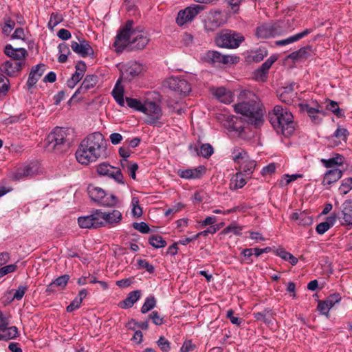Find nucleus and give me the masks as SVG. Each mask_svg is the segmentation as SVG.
<instances>
[{
	"label": "nucleus",
	"mask_w": 352,
	"mask_h": 352,
	"mask_svg": "<svg viewBox=\"0 0 352 352\" xmlns=\"http://www.w3.org/2000/svg\"><path fill=\"white\" fill-rule=\"evenodd\" d=\"M296 85L295 82L290 84L289 86L285 87L283 89V91L279 94V99L287 104H290L293 102V99L296 98V93L294 91V87Z\"/></svg>",
	"instance_id": "nucleus-28"
},
{
	"label": "nucleus",
	"mask_w": 352,
	"mask_h": 352,
	"mask_svg": "<svg viewBox=\"0 0 352 352\" xmlns=\"http://www.w3.org/2000/svg\"><path fill=\"white\" fill-rule=\"evenodd\" d=\"M312 47L307 45L301 47L297 51L290 53L287 56V59H291L294 61L299 60H305L311 56Z\"/></svg>",
	"instance_id": "nucleus-26"
},
{
	"label": "nucleus",
	"mask_w": 352,
	"mask_h": 352,
	"mask_svg": "<svg viewBox=\"0 0 352 352\" xmlns=\"http://www.w3.org/2000/svg\"><path fill=\"white\" fill-rule=\"evenodd\" d=\"M269 120L278 133L286 137L290 136L294 131L293 115L282 106L276 105L272 112L269 113Z\"/></svg>",
	"instance_id": "nucleus-3"
},
{
	"label": "nucleus",
	"mask_w": 352,
	"mask_h": 352,
	"mask_svg": "<svg viewBox=\"0 0 352 352\" xmlns=\"http://www.w3.org/2000/svg\"><path fill=\"white\" fill-rule=\"evenodd\" d=\"M352 189V177L344 179L339 188V192L342 195L347 194Z\"/></svg>",
	"instance_id": "nucleus-47"
},
{
	"label": "nucleus",
	"mask_w": 352,
	"mask_h": 352,
	"mask_svg": "<svg viewBox=\"0 0 352 352\" xmlns=\"http://www.w3.org/2000/svg\"><path fill=\"white\" fill-rule=\"evenodd\" d=\"M27 290L28 287L26 286L20 285L14 294L13 300H21Z\"/></svg>",
	"instance_id": "nucleus-61"
},
{
	"label": "nucleus",
	"mask_w": 352,
	"mask_h": 352,
	"mask_svg": "<svg viewBox=\"0 0 352 352\" xmlns=\"http://www.w3.org/2000/svg\"><path fill=\"white\" fill-rule=\"evenodd\" d=\"M223 23L221 13L219 11L211 12L206 21V28L208 30L214 31Z\"/></svg>",
	"instance_id": "nucleus-23"
},
{
	"label": "nucleus",
	"mask_w": 352,
	"mask_h": 352,
	"mask_svg": "<svg viewBox=\"0 0 352 352\" xmlns=\"http://www.w3.org/2000/svg\"><path fill=\"white\" fill-rule=\"evenodd\" d=\"M241 227H239L235 224H231L229 226L224 228L222 232L225 234L232 232L235 235H240L241 234Z\"/></svg>",
	"instance_id": "nucleus-55"
},
{
	"label": "nucleus",
	"mask_w": 352,
	"mask_h": 352,
	"mask_svg": "<svg viewBox=\"0 0 352 352\" xmlns=\"http://www.w3.org/2000/svg\"><path fill=\"white\" fill-rule=\"evenodd\" d=\"M149 319H151L155 325H161L164 323L163 318H162L159 315L158 312L155 311H153L149 315Z\"/></svg>",
	"instance_id": "nucleus-63"
},
{
	"label": "nucleus",
	"mask_w": 352,
	"mask_h": 352,
	"mask_svg": "<svg viewBox=\"0 0 352 352\" xmlns=\"http://www.w3.org/2000/svg\"><path fill=\"white\" fill-rule=\"evenodd\" d=\"M98 82V77L96 75H87L81 85L76 91L71 100L76 96L78 94H83L89 89L93 88Z\"/></svg>",
	"instance_id": "nucleus-25"
},
{
	"label": "nucleus",
	"mask_w": 352,
	"mask_h": 352,
	"mask_svg": "<svg viewBox=\"0 0 352 352\" xmlns=\"http://www.w3.org/2000/svg\"><path fill=\"white\" fill-rule=\"evenodd\" d=\"M124 89L122 86L120 85V80H118L111 91V94L120 107L124 106Z\"/></svg>",
	"instance_id": "nucleus-36"
},
{
	"label": "nucleus",
	"mask_w": 352,
	"mask_h": 352,
	"mask_svg": "<svg viewBox=\"0 0 352 352\" xmlns=\"http://www.w3.org/2000/svg\"><path fill=\"white\" fill-rule=\"evenodd\" d=\"M349 132L346 129L338 127L334 132V136L337 138L346 141Z\"/></svg>",
	"instance_id": "nucleus-58"
},
{
	"label": "nucleus",
	"mask_w": 352,
	"mask_h": 352,
	"mask_svg": "<svg viewBox=\"0 0 352 352\" xmlns=\"http://www.w3.org/2000/svg\"><path fill=\"white\" fill-rule=\"evenodd\" d=\"M23 65H25V61L9 60L1 65V69L9 76H15L21 71Z\"/></svg>",
	"instance_id": "nucleus-17"
},
{
	"label": "nucleus",
	"mask_w": 352,
	"mask_h": 352,
	"mask_svg": "<svg viewBox=\"0 0 352 352\" xmlns=\"http://www.w3.org/2000/svg\"><path fill=\"white\" fill-rule=\"evenodd\" d=\"M99 214L98 210H95L90 215L78 217V223L79 226L82 228L89 229L102 227Z\"/></svg>",
	"instance_id": "nucleus-14"
},
{
	"label": "nucleus",
	"mask_w": 352,
	"mask_h": 352,
	"mask_svg": "<svg viewBox=\"0 0 352 352\" xmlns=\"http://www.w3.org/2000/svg\"><path fill=\"white\" fill-rule=\"evenodd\" d=\"M69 140L65 129L56 127L44 140V147L49 152L62 153L69 147Z\"/></svg>",
	"instance_id": "nucleus-4"
},
{
	"label": "nucleus",
	"mask_w": 352,
	"mask_h": 352,
	"mask_svg": "<svg viewBox=\"0 0 352 352\" xmlns=\"http://www.w3.org/2000/svg\"><path fill=\"white\" fill-rule=\"evenodd\" d=\"M9 88V80L3 74H0V98L6 95Z\"/></svg>",
	"instance_id": "nucleus-45"
},
{
	"label": "nucleus",
	"mask_w": 352,
	"mask_h": 352,
	"mask_svg": "<svg viewBox=\"0 0 352 352\" xmlns=\"http://www.w3.org/2000/svg\"><path fill=\"white\" fill-rule=\"evenodd\" d=\"M317 309L321 314L328 316L329 311L331 307L329 306H328V305L327 304V302L324 300H323V301L320 300V301H318Z\"/></svg>",
	"instance_id": "nucleus-59"
},
{
	"label": "nucleus",
	"mask_w": 352,
	"mask_h": 352,
	"mask_svg": "<svg viewBox=\"0 0 352 352\" xmlns=\"http://www.w3.org/2000/svg\"><path fill=\"white\" fill-rule=\"evenodd\" d=\"M15 26V22L12 20V19H6L5 21V25L3 27L2 30H3V32L6 34V35H8L11 31L14 29Z\"/></svg>",
	"instance_id": "nucleus-60"
},
{
	"label": "nucleus",
	"mask_w": 352,
	"mask_h": 352,
	"mask_svg": "<svg viewBox=\"0 0 352 352\" xmlns=\"http://www.w3.org/2000/svg\"><path fill=\"white\" fill-rule=\"evenodd\" d=\"M45 71V65L43 63L36 65L32 67L28 76L27 81V86L28 89L33 87L38 82L39 78L42 76Z\"/></svg>",
	"instance_id": "nucleus-18"
},
{
	"label": "nucleus",
	"mask_w": 352,
	"mask_h": 352,
	"mask_svg": "<svg viewBox=\"0 0 352 352\" xmlns=\"http://www.w3.org/2000/svg\"><path fill=\"white\" fill-rule=\"evenodd\" d=\"M121 166L123 169L126 168L128 174L133 179H136L135 173L138 169V165L137 163H132L129 162V164H126L123 161H121Z\"/></svg>",
	"instance_id": "nucleus-44"
},
{
	"label": "nucleus",
	"mask_w": 352,
	"mask_h": 352,
	"mask_svg": "<svg viewBox=\"0 0 352 352\" xmlns=\"http://www.w3.org/2000/svg\"><path fill=\"white\" fill-rule=\"evenodd\" d=\"M156 306V299L153 296H149L145 299L144 303L141 308V312L146 314Z\"/></svg>",
	"instance_id": "nucleus-43"
},
{
	"label": "nucleus",
	"mask_w": 352,
	"mask_h": 352,
	"mask_svg": "<svg viewBox=\"0 0 352 352\" xmlns=\"http://www.w3.org/2000/svg\"><path fill=\"white\" fill-rule=\"evenodd\" d=\"M326 109L331 111L338 118L344 117V115L342 113V110L339 107L338 103L336 101L327 100Z\"/></svg>",
	"instance_id": "nucleus-41"
},
{
	"label": "nucleus",
	"mask_w": 352,
	"mask_h": 352,
	"mask_svg": "<svg viewBox=\"0 0 352 352\" xmlns=\"http://www.w3.org/2000/svg\"><path fill=\"white\" fill-rule=\"evenodd\" d=\"M246 177L243 173H238L235 175L234 189L242 188L246 184Z\"/></svg>",
	"instance_id": "nucleus-49"
},
{
	"label": "nucleus",
	"mask_w": 352,
	"mask_h": 352,
	"mask_svg": "<svg viewBox=\"0 0 352 352\" xmlns=\"http://www.w3.org/2000/svg\"><path fill=\"white\" fill-rule=\"evenodd\" d=\"M292 219L298 221L302 226H309L313 222L311 217H310L305 211L296 212L292 215Z\"/></svg>",
	"instance_id": "nucleus-38"
},
{
	"label": "nucleus",
	"mask_w": 352,
	"mask_h": 352,
	"mask_svg": "<svg viewBox=\"0 0 352 352\" xmlns=\"http://www.w3.org/2000/svg\"><path fill=\"white\" fill-rule=\"evenodd\" d=\"M149 244L155 248H161L166 245V242L158 234H153L148 239Z\"/></svg>",
	"instance_id": "nucleus-42"
},
{
	"label": "nucleus",
	"mask_w": 352,
	"mask_h": 352,
	"mask_svg": "<svg viewBox=\"0 0 352 352\" xmlns=\"http://www.w3.org/2000/svg\"><path fill=\"white\" fill-rule=\"evenodd\" d=\"M69 280V276L67 274H64L56 278L53 282V284L56 285V287H58L60 289H65L68 281Z\"/></svg>",
	"instance_id": "nucleus-48"
},
{
	"label": "nucleus",
	"mask_w": 352,
	"mask_h": 352,
	"mask_svg": "<svg viewBox=\"0 0 352 352\" xmlns=\"http://www.w3.org/2000/svg\"><path fill=\"white\" fill-rule=\"evenodd\" d=\"M4 53L12 58L11 60L16 61H24L28 56V52L24 48H13L10 44L5 47Z\"/></svg>",
	"instance_id": "nucleus-24"
},
{
	"label": "nucleus",
	"mask_w": 352,
	"mask_h": 352,
	"mask_svg": "<svg viewBox=\"0 0 352 352\" xmlns=\"http://www.w3.org/2000/svg\"><path fill=\"white\" fill-rule=\"evenodd\" d=\"M0 340H8L14 339L18 336V329L15 326L6 327L4 329L1 330Z\"/></svg>",
	"instance_id": "nucleus-39"
},
{
	"label": "nucleus",
	"mask_w": 352,
	"mask_h": 352,
	"mask_svg": "<svg viewBox=\"0 0 352 352\" xmlns=\"http://www.w3.org/2000/svg\"><path fill=\"white\" fill-rule=\"evenodd\" d=\"M245 37L239 32L226 30L221 31L215 37V43L217 46L228 49L237 48L244 41Z\"/></svg>",
	"instance_id": "nucleus-5"
},
{
	"label": "nucleus",
	"mask_w": 352,
	"mask_h": 352,
	"mask_svg": "<svg viewBox=\"0 0 352 352\" xmlns=\"http://www.w3.org/2000/svg\"><path fill=\"white\" fill-rule=\"evenodd\" d=\"M107 150L104 135L100 132H94L81 141L76 151V158L81 164L87 165L100 158L107 157Z\"/></svg>",
	"instance_id": "nucleus-1"
},
{
	"label": "nucleus",
	"mask_w": 352,
	"mask_h": 352,
	"mask_svg": "<svg viewBox=\"0 0 352 352\" xmlns=\"http://www.w3.org/2000/svg\"><path fill=\"white\" fill-rule=\"evenodd\" d=\"M140 290L133 291L127 295L123 301L120 302L119 305L122 308L131 307L140 298Z\"/></svg>",
	"instance_id": "nucleus-31"
},
{
	"label": "nucleus",
	"mask_w": 352,
	"mask_h": 352,
	"mask_svg": "<svg viewBox=\"0 0 352 352\" xmlns=\"http://www.w3.org/2000/svg\"><path fill=\"white\" fill-rule=\"evenodd\" d=\"M276 60V58L271 56L265 60L261 67H259L255 72L256 78H263L267 74L270 68L273 63Z\"/></svg>",
	"instance_id": "nucleus-34"
},
{
	"label": "nucleus",
	"mask_w": 352,
	"mask_h": 352,
	"mask_svg": "<svg viewBox=\"0 0 352 352\" xmlns=\"http://www.w3.org/2000/svg\"><path fill=\"white\" fill-rule=\"evenodd\" d=\"M133 324L134 325L138 327L139 328L143 329V330H147L148 328V321L146 320L144 322H138L134 319H131L127 324L126 327L129 329H133V327L131 326V324Z\"/></svg>",
	"instance_id": "nucleus-57"
},
{
	"label": "nucleus",
	"mask_w": 352,
	"mask_h": 352,
	"mask_svg": "<svg viewBox=\"0 0 352 352\" xmlns=\"http://www.w3.org/2000/svg\"><path fill=\"white\" fill-rule=\"evenodd\" d=\"M206 60L208 62L228 64L233 63V57L228 55H223L217 51H208L206 54Z\"/></svg>",
	"instance_id": "nucleus-22"
},
{
	"label": "nucleus",
	"mask_w": 352,
	"mask_h": 352,
	"mask_svg": "<svg viewBox=\"0 0 352 352\" xmlns=\"http://www.w3.org/2000/svg\"><path fill=\"white\" fill-rule=\"evenodd\" d=\"M241 102L236 104L234 111L242 116V119L248 124L258 128L263 125V111L256 96L252 91L243 90L239 96Z\"/></svg>",
	"instance_id": "nucleus-2"
},
{
	"label": "nucleus",
	"mask_w": 352,
	"mask_h": 352,
	"mask_svg": "<svg viewBox=\"0 0 352 352\" xmlns=\"http://www.w3.org/2000/svg\"><path fill=\"white\" fill-rule=\"evenodd\" d=\"M214 153L213 147L210 144H203L200 148V153H199L205 158L210 157Z\"/></svg>",
	"instance_id": "nucleus-50"
},
{
	"label": "nucleus",
	"mask_w": 352,
	"mask_h": 352,
	"mask_svg": "<svg viewBox=\"0 0 352 352\" xmlns=\"http://www.w3.org/2000/svg\"><path fill=\"white\" fill-rule=\"evenodd\" d=\"M312 29H305L301 32H299L296 34H294L293 36H291L285 39L278 40L275 42L276 45L278 46H283L286 45H289L293 43H295L301 38H304L305 36L309 34L311 32H312Z\"/></svg>",
	"instance_id": "nucleus-29"
},
{
	"label": "nucleus",
	"mask_w": 352,
	"mask_h": 352,
	"mask_svg": "<svg viewBox=\"0 0 352 352\" xmlns=\"http://www.w3.org/2000/svg\"><path fill=\"white\" fill-rule=\"evenodd\" d=\"M232 156L234 162L238 164L241 163V160L243 162L248 157L247 152L243 148L239 147L233 148L232 151Z\"/></svg>",
	"instance_id": "nucleus-40"
},
{
	"label": "nucleus",
	"mask_w": 352,
	"mask_h": 352,
	"mask_svg": "<svg viewBox=\"0 0 352 352\" xmlns=\"http://www.w3.org/2000/svg\"><path fill=\"white\" fill-rule=\"evenodd\" d=\"M125 100L129 107L140 112L143 111L144 104L140 100L129 97H126Z\"/></svg>",
	"instance_id": "nucleus-46"
},
{
	"label": "nucleus",
	"mask_w": 352,
	"mask_h": 352,
	"mask_svg": "<svg viewBox=\"0 0 352 352\" xmlns=\"http://www.w3.org/2000/svg\"><path fill=\"white\" fill-rule=\"evenodd\" d=\"M16 267L17 266L15 264H11L0 268V278L9 273L14 272L16 270Z\"/></svg>",
	"instance_id": "nucleus-62"
},
{
	"label": "nucleus",
	"mask_w": 352,
	"mask_h": 352,
	"mask_svg": "<svg viewBox=\"0 0 352 352\" xmlns=\"http://www.w3.org/2000/svg\"><path fill=\"white\" fill-rule=\"evenodd\" d=\"M98 212H100L99 217L102 223V226H104L105 223H118L122 219V214L117 210H113L111 212H102L101 210H98Z\"/></svg>",
	"instance_id": "nucleus-20"
},
{
	"label": "nucleus",
	"mask_w": 352,
	"mask_h": 352,
	"mask_svg": "<svg viewBox=\"0 0 352 352\" xmlns=\"http://www.w3.org/2000/svg\"><path fill=\"white\" fill-rule=\"evenodd\" d=\"M344 161V157L338 153H336L335 155L331 158L320 160V162L322 164V165L327 168H334L337 166H342Z\"/></svg>",
	"instance_id": "nucleus-33"
},
{
	"label": "nucleus",
	"mask_w": 352,
	"mask_h": 352,
	"mask_svg": "<svg viewBox=\"0 0 352 352\" xmlns=\"http://www.w3.org/2000/svg\"><path fill=\"white\" fill-rule=\"evenodd\" d=\"M96 170L100 175L107 176L113 178L119 184H124L122 173L118 168L111 166L106 163H102L97 166Z\"/></svg>",
	"instance_id": "nucleus-12"
},
{
	"label": "nucleus",
	"mask_w": 352,
	"mask_h": 352,
	"mask_svg": "<svg viewBox=\"0 0 352 352\" xmlns=\"http://www.w3.org/2000/svg\"><path fill=\"white\" fill-rule=\"evenodd\" d=\"M143 66L137 62L131 63L129 66L122 71V78L127 80H131L142 73Z\"/></svg>",
	"instance_id": "nucleus-21"
},
{
	"label": "nucleus",
	"mask_w": 352,
	"mask_h": 352,
	"mask_svg": "<svg viewBox=\"0 0 352 352\" xmlns=\"http://www.w3.org/2000/svg\"><path fill=\"white\" fill-rule=\"evenodd\" d=\"M342 176V171L338 168H332L327 170L324 176L322 184L324 186L330 185L338 181Z\"/></svg>",
	"instance_id": "nucleus-30"
},
{
	"label": "nucleus",
	"mask_w": 352,
	"mask_h": 352,
	"mask_svg": "<svg viewBox=\"0 0 352 352\" xmlns=\"http://www.w3.org/2000/svg\"><path fill=\"white\" fill-rule=\"evenodd\" d=\"M36 175V165L34 164H24L18 167L11 174V178L14 181L32 177Z\"/></svg>",
	"instance_id": "nucleus-15"
},
{
	"label": "nucleus",
	"mask_w": 352,
	"mask_h": 352,
	"mask_svg": "<svg viewBox=\"0 0 352 352\" xmlns=\"http://www.w3.org/2000/svg\"><path fill=\"white\" fill-rule=\"evenodd\" d=\"M300 109L306 112L308 116L311 118V120L316 124H318L321 121V118L317 116L318 113L322 114L323 116L325 114L322 110H319L318 109L311 107L309 104H300Z\"/></svg>",
	"instance_id": "nucleus-32"
},
{
	"label": "nucleus",
	"mask_w": 352,
	"mask_h": 352,
	"mask_svg": "<svg viewBox=\"0 0 352 352\" xmlns=\"http://www.w3.org/2000/svg\"><path fill=\"white\" fill-rule=\"evenodd\" d=\"M342 226L352 225V200H346L342 205Z\"/></svg>",
	"instance_id": "nucleus-27"
},
{
	"label": "nucleus",
	"mask_w": 352,
	"mask_h": 352,
	"mask_svg": "<svg viewBox=\"0 0 352 352\" xmlns=\"http://www.w3.org/2000/svg\"><path fill=\"white\" fill-rule=\"evenodd\" d=\"M206 172V168L204 166H199L195 168L188 169H179L177 170V175L181 177L186 179H199Z\"/></svg>",
	"instance_id": "nucleus-19"
},
{
	"label": "nucleus",
	"mask_w": 352,
	"mask_h": 352,
	"mask_svg": "<svg viewBox=\"0 0 352 352\" xmlns=\"http://www.w3.org/2000/svg\"><path fill=\"white\" fill-rule=\"evenodd\" d=\"M77 38L79 43L75 41H72L71 43L72 50L82 57L93 55L94 50L89 43L85 39Z\"/></svg>",
	"instance_id": "nucleus-16"
},
{
	"label": "nucleus",
	"mask_w": 352,
	"mask_h": 352,
	"mask_svg": "<svg viewBox=\"0 0 352 352\" xmlns=\"http://www.w3.org/2000/svg\"><path fill=\"white\" fill-rule=\"evenodd\" d=\"M87 192L91 200L103 206L112 207L117 204L118 199L115 195L107 197L105 191L100 187L90 184L87 187Z\"/></svg>",
	"instance_id": "nucleus-8"
},
{
	"label": "nucleus",
	"mask_w": 352,
	"mask_h": 352,
	"mask_svg": "<svg viewBox=\"0 0 352 352\" xmlns=\"http://www.w3.org/2000/svg\"><path fill=\"white\" fill-rule=\"evenodd\" d=\"M226 316L233 324L240 325L242 322L241 318L234 316V311L232 309H229L227 311Z\"/></svg>",
	"instance_id": "nucleus-64"
},
{
	"label": "nucleus",
	"mask_w": 352,
	"mask_h": 352,
	"mask_svg": "<svg viewBox=\"0 0 352 352\" xmlns=\"http://www.w3.org/2000/svg\"><path fill=\"white\" fill-rule=\"evenodd\" d=\"M133 228L143 234L148 233L151 231L148 224L143 221L140 223L134 222L133 223Z\"/></svg>",
	"instance_id": "nucleus-53"
},
{
	"label": "nucleus",
	"mask_w": 352,
	"mask_h": 352,
	"mask_svg": "<svg viewBox=\"0 0 352 352\" xmlns=\"http://www.w3.org/2000/svg\"><path fill=\"white\" fill-rule=\"evenodd\" d=\"M168 87L181 96H186L191 91L190 84L184 78L170 77L167 79Z\"/></svg>",
	"instance_id": "nucleus-11"
},
{
	"label": "nucleus",
	"mask_w": 352,
	"mask_h": 352,
	"mask_svg": "<svg viewBox=\"0 0 352 352\" xmlns=\"http://www.w3.org/2000/svg\"><path fill=\"white\" fill-rule=\"evenodd\" d=\"M148 34L140 28H136L131 42L130 50H143L149 42Z\"/></svg>",
	"instance_id": "nucleus-13"
},
{
	"label": "nucleus",
	"mask_w": 352,
	"mask_h": 352,
	"mask_svg": "<svg viewBox=\"0 0 352 352\" xmlns=\"http://www.w3.org/2000/svg\"><path fill=\"white\" fill-rule=\"evenodd\" d=\"M204 9L205 6L203 5L191 4L185 9L179 11L176 18L177 24L179 26H182L188 23H190Z\"/></svg>",
	"instance_id": "nucleus-10"
},
{
	"label": "nucleus",
	"mask_w": 352,
	"mask_h": 352,
	"mask_svg": "<svg viewBox=\"0 0 352 352\" xmlns=\"http://www.w3.org/2000/svg\"><path fill=\"white\" fill-rule=\"evenodd\" d=\"M135 30V28H133V21L131 20L128 21L125 25L120 29L114 42V46L118 52H122L126 47L130 49Z\"/></svg>",
	"instance_id": "nucleus-7"
},
{
	"label": "nucleus",
	"mask_w": 352,
	"mask_h": 352,
	"mask_svg": "<svg viewBox=\"0 0 352 352\" xmlns=\"http://www.w3.org/2000/svg\"><path fill=\"white\" fill-rule=\"evenodd\" d=\"M341 300V296L340 294L335 293L331 295H330L329 297L327 298V299L324 300L328 306H329L331 308H332L334 305L338 302H340Z\"/></svg>",
	"instance_id": "nucleus-56"
},
{
	"label": "nucleus",
	"mask_w": 352,
	"mask_h": 352,
	"mask_svg": "<svg viewBox=\"0 0 352 352\" xmlns=\"http://www.w3.org/2000/svg\"><path fill=\"white\" fill-rule=\"evenodd\" d=\"M139 268L145 269L150 274H153L155 271V268L153 265L150 264L145 259H139L137 261Z\"/></svg>",
	"instance_id": "nucleus-51"
},
{
	"label": "nucleus",
	"mask_w": 352,
	"mask_h": 352,
	"mask_svg": "<svg viewBox=\"0 0 352 352\" xmlns=\"http://www.w3.org/2000/svg\"><path fill=\"white\" fill-rule=\"evenodd\" d=\"M255 167L256 162L254 160H250L247 158L240 163V173H243L246 177H250Z\"/></svg>",
	"instance_id": "nucleus-37"
},
{
	"label": "nucleus",
	"mask_w": 352,
	"mask_h": 352,
	"mask_svg": "<svg viewBox=\"0 0 352 352\" xmlns=\"http://www.w3.org/2000/svg\"><path fill=\"white\" fill-rule=\"evenodd\" d=\"M285 32V23L283 21L263 23L255 29V36L258 38H267L280 36Z\"/></svg>",
	"instance_id": "nucleus-6"
},
{
	"label": "nucleus",
	"mask_w": 352,
	"mask_h": 352,
	"mask_svg": "<svg viewBox=\"0 0 352 352\" xmlns=\"http://www.w3.org/2000/svg\"><path fill=\"white\" fill-rule=\"evenodd\" d=\"M142 113L147 116L145 123L149 125H155L158 127L162 126L164 121H160L162 116V109L156 102L153 101H146L144 103Z\"/></svg>",
	"instance_id": "nucleus-9"
},
{
	"label": "nucleus",
	"mask_w": 352,
	"mask_h": 352,
	"mask_svg": "<svg viewBox=\"0 0 352 352\" xmlns=\"http://www.w3.org/2000/svg\"><path fill=\"white\" fill-rule=\"evenodd\" d=\"M157 344L162 352H168L170 349V342L163 336L159 338Z\"/></svg>",
	"instance_id": "nucleus-54"
},
{
	"label": "nucleus",
	"mask_w": 352,
	"mask_h": 352,
	"mask_svg": "<svg viewBox=\"0 0 352 352\" xmlns=\"http://www.w3.org/2000/svg\"><path fill=\"white\" fill-rule=\"evenodd\" d=\"M214 95L222 102L230 103L232 101V93L224 87L217 88Z\"/></svg>",
	"instance_id": "nucleus-35"
},
{
	"label": "nucleus",
	"mask_w": 352,
	"mask_h": 352,
	"mask_svg": "<svg viewBox=\"0 0 352 352\" xmlns=\"http://www.w3.org/2000/svg\"><path fill=\"white\" fill-rule=\"evenodd\" d=\"M133 205L132 214L134 217H140L142 214V210L139 205V200L137 197H133L131 201Z\"/></svg>",
	"instance_id": "nucleus-52"
}]
</instances>
